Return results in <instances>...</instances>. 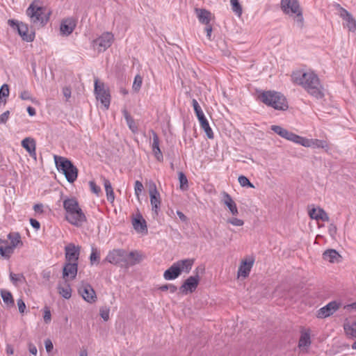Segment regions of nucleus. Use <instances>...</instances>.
Instances as JSON below:
<instances>
[{
	"label": "nucleus",
	"mask_w": 356,
	"mask_h": 356,
	"mask_svg": "<svg viewBox=\"0 0 356 356\" xmlns=\"http://www.w3.org/2000/svg\"><path fill=\"white\" fill-rule=\"evenodd\" d=\"M144 191V186L141 181L136 180L134 184V193L137 200L140 202V196Z\"/></svg>",
	"instance_id": "obj_42"
},
{
	"label": "nucleus",
	"mask_w": 356,
	"mask_h": 356,
	"mask_svg": "<svg viewBox=\"0 0 356 356\" xmlns=\"http://www.w3.org/2000/svg\"><path fill=\"white\" fill-rule=\"evenodd\" d=\"M179 181V188L181 191H186L188 188V181L187 177L184 175V172H179L178 173Z\"/></svg>",
	"instance_id": "obj_38"
},
{
	"label": "nucleus",
	"mask_w": 356,
	"mask_h": 356,
	"mask_svg": "<svg viewBox=\"0 0 356 356\" xmlns=\"http://www.w3.org/2000/svg\"><path fill=\"white\" fill-rule=\"evenodd\" d=\"M44 345L47 353H50L54 348L53 343L50 339H47L44 341Z\"/></svg>",
	"instance_id": "obj_58"
},
{
	"label": "nucleus",
	"mask_w": 356,
	"mask_h": 356,
	"mask_svg": "<svg viewBox=\"0 0 356 356\" xmlns=\"http://www.w3.org/2000/svg\"><path fill=\"white\" fill-rule=\"evenodd\" d=\"M199 281L200 277L198 275L190 276L179 288L180 292L183 294H187L188 292L192 293L196 289Z\"/></svg>",
	"instance_id": "obj_17"
},
{
	"label": "nucleus",
	"mask_w": 356,
	"mask_h": 356,
	"mask_svg": "<svg viewBox=\"0 0 356 356\" xmlns=\"http://www.w3.org/2000/svg\"><path fill=\"white\" fill-rule=\"evenodd\" d=\"M81 247L74 243H69L65 247V260L67 262L78 263Z\"/></svg>",
	"instance_id": "obj_15"
},
{
	"label": "nucleus",
	"mask_w": 356,
	"mask_h": 356,
	"mask_svg": "<svg viewBox=\"0 0 356 356\" xmlns=\"http://www.w3.org/2000/svg\"><path fill=\"white\" fill-rule=\"evenodd\" d=\"M67 281L65 280L63 282H60L58 286L59 294L65 299H69L72 296V289Z\"/></svg>",
	"instance_id": "obj_28"
},
{
	"label": "nucleus",
	"mask_w": 356,
	"mask_h": 356,
	"mask_svg": "<svg viewBox=\"0 0 356 356\" xmlns=\"http://www.w3.org/2000/svg\"><path fill=\"white\" fill-rule=\"evenodd\" d=\"M143 83V78L140 75L137 74L134 80L132 88L134 91L138 92L140 90Z\"/></svg>",
	"instance_id": "obj_44"
},
{
	"label": "nucleus",
	"mask_w": 356,
	"mask_h": 356,
	"mask_svg": "<svg viewBox=\"0 0 356 356\" xmlns=\"http://www.w3.org/2000/svg\"><path fill=\"white\" fill-rule=\"evenodd\" d=\"M125 250L113 249L108 252L105 261L113 265L124 268Z\"/></svg>",
	"instance_id": "obj_10"
},
{
	"label": "nucleus",
	"mask_w": 356,
	"mask_h": 356,
	"mask_svg": "<svg viewBox=\"0 0 356 356\" xmlns=\"http://www.w3.org/2000/svg\"><path fill=\"white\" fill-rule=\"evenodd\" d=\"M340 307L341 303L339 302L331 301L318 311L317 317L320 318L329 317L337 311Z\"/></svg>",
	"instance_id": "obj_13"
},
{
	"label": "nucleus",
	"mask_w": 356,
	"mask_h": 356,
	"mask_svg": "<svg viewBox=\"0 0 356 356\" xmlns=\"http://www.w3.org/2000/svg\"><path fill=\"white\" fill-rule=\"evenodd\" d=\"M296 136H297V135L296 134H293V132L287 131L283 138L294 143L296 140Z\"/></svg>",
	"instance_id": "obj_53"
},
{
	"label": "nucleus",
	"mask_w": 356,
	"mask_h": 356,
	"mask_svg": "<svg viewBox=\"0 0 356 356\" xmlns=\"http://www.w3.org/2000/svg\"><path fill=\"white\" fill-rule=\"evenodd\" d=\"M22 146L29 153L30 156L36 159L35 141L31 138H26L22 141Z\"/></svg>",
	"instance_id": "obj_27"
},
{
	"label": "nucleus",
	"mask_w": 356,
	"mask_h": 356,
	"mask_svg": "<svg viewBox=\"0 0 356 356\" xmlns=\"http://www.w3.org/2000/svg\"><path fill=\"white\" fill-rule=\"evenodd\" d=\"M8 24L13 29H17L19 35L26 42H31L34 39V34L29 33L27 24L23 22H19L15 19H9Z\"/></svg>",
	"instance_id": "obj_11"
},
{
	"label": "nucleus",
	"mask_w": 356,
	"mask_h": 356,
	"mask_svg": "<svg viewBox=\"0 0 356 356\" xmlns=\"http://www.w3.org/2000/svg\"><path fill=\"white\" fill-rule=\"evenodd\" d=\"M340 16L346 22V26L348 27L349 31H354L356 30V22L346 10L341 8Z\"/></svg>",
	"instance_id": "obj_25"
},
{
	"label": "nucleus",
	"mask_w": 356,
	"mask_h": 356,
	"mask_svg": "<svg viewBox=\"0 0 356 356\" xmlns=\"http://www.w3.org/2000/svg\"><path fill=\"white\" fill-rule=\"evenodd\" d=\"M29 350L30 353H31L32 355H36L38 353V350H37L36 346L34 344H33L32 343H29Z\"/></svg>",
	"instance_id": "obj_59"
},
{
	"label": "nucleus",
	"mask_w": 356,
	"mask_h": 356,
	"mask_svg": "<svg viewBox=\"0 0 356 356\" xmlns=\"http://www.w3.org/2000/svg\"><path fill=\"white\" fill-rule=\"evenodd\" d=\"M30 223L31 225V226L35 228V229H38L40 227V222L35 220V219H30Z\"/></svg>",
	"instance_id": "obj_60"
},
{
	"label": "nucleus",
	"mask_w": 356,
	"mask_h": 356,
	"mask_svg": "<svg viewBox=\"0 0 356 356\" xmlns=\"http://www.w3.org/2000/svg\"><path fill=\"white\" fill-rule=\"evenodd\" d=\"M177 214L182 222L187 221V217L181 211H177Z\"/></svg>",
	"instance_id": "obj_64"
},
{
	"label": "nucleus",
	"mask_w": 356,
	"mask_h": 356,
	"mask_svg": "<svg viewBox=\"0 0 356 356\" xmlns=\"http://www.w3.org/2000/svg\"><path fill=\"white\" fill-rule=\"evenodd\" d=\"M149 193L152 210L156 215H158L161 207V196L154 184L151 185Z\"/></svg>",
	"instance_id": "obj_14"
},
{
	"label": "nucleus",
	"mask_w": 356,
	"mask_h": 356,
	"mask_svg": "<svg viewBox=\"0 0 356 356\" xmlns=\"http://www.w3.org/2000/svg\"><path fill=\"white\" fill-rule=\"evenodd\" d=\"M10 279L13 284L15 286H17L19 284L25 282V277L22 274H15L13 273H10Z\"/></svg>",
	"instance_id": "obj_39"
},
{
	"label": "nucleus",
	"mask_w": 356,
	"mask_h": 356,
	"mask_svg": "<svg viewBox=\"0 0 356 356\" xmlns=\"http://www.w3.org/2000/svg\"><path fill=\"white\" fill-rule=\"evenodd\" d=\"M63 94L67 101L71 97V88L70 87H64L63 88Z\"/></svg>",
	"instance_id": "obj_57"
},
{
	"label": "nucleus",
	"mask_w": 356,
	"mask_h": 356,
	"mask_svg": "<svg viewBox=\"0 0 356 356\" xmlns=\"http://www.w3.org/2000/svg\"><path fill=\"white\" fill-rule=\"evenodd\" d=\"M43 318L46 323H49L51 320V312L48 307L44 308Z\"/></svg>",
	"instance_id": "obj_51"
},
{
	"label": "nucleus",
	"mask_w": 356,
	"mask_h": 356,
	"mask_svg": "<svg viewBox=\"0 0 356 356\" xmlns=\"http://www.w3.org/2000/svg\"><path fill=\"white\" fill-rule=\"evenodd\" d=\"M281 8L285 14L291 16L295 15L298 26L299 27L302 26V13L298 0H282Z\"/></svg>",
	"instance_id": "obj_7"
},
{
	"label": "nucleus",
	"mask_w": 356,
	"mask_h": 356,
	"mask_svg": "<svg viewBox=\"0 0 356 356\" xmlns=\"http://www.w3.org/2000/svg\"><path fill=\"white\" fill-rule=\"evenodd\" d=\"M270 129L272 131L280 136L283 128L278 125H272Z\"/></svg>",
	"instance_id": "obj_62"
},
{
	"label": "nucleus",
	"mask_w": 356,
	"mask_h": 356,
	"mask_svg": "<svg viewBox=\"0 0 356 356\" xmlns=\"http://www.w3.org/2000/svg\"><path fill=\"white\" fill-rule=\"evenodd\" d=\"M343 308L347 311H356V302L350 305H346L343 307Z\"/></svg>",
	"instance_id": "obj_61"
},
{
	"label": "nucleus",
	"mask_w": 356,
	"mask_h": 356,
	"mask_svg": "<svg viewBox=\"0 0 356 356\" xmlns=\"http://www.w3.org/2000/svg\"><path fill=\"white\" fill-rule=\"evenodd\" d=\"M94 85V92L97 99L100 101L105 109H108L111 103V95L108 88L104 84V83L100 81L97 78L95 79Z\"/></svg>",
	"instance_id": "obj_8"
},
{
	"label": "nucleus",
	"mask_w": 356,
	"mask_h": 356,
	"mask_svg": "<svg viewBox=\"0 0 356 356\" xmlns=\"http://www.w3.org/2000/svg\"><path fill=\"white\" fill-rule=\"evenodd\" d=\"M76 25V21L73 17H68L62 20L60 30L63 35H69L71 34Z\"/></svg>",
	"instance_id": "obj_21"
},
{
	"label": "nucleus",
	"mask_w": 356,
	"mask_h": 356,
	"mask_svg": "<svg viewBox=\"0 0 356 356\" xmlns=\"http://www.w3.org/2000/svg\"><path fill=\"white\" fill-rule=\"evenodd\" d=\"M113 39V35L111 33L106 32L93 40V47H97L99 52L104 51L111 46Z\"/></svg>",
	"instance_id": "obj_12"
},
{
	"label": "nucleus",
	"mask_w": 356,
	"mask_h": 356,
	"mask_svg": "<svg viewBox=\"0 0 356 356\" xmlns=\"http://www.w3.org/2000/svg\"><path fill=\"white\" fill-rule=\"evenodd\" d=\"M89 184H90L91 191L94 193H95L96 195H98L99 194V193L101 192L100 187L97 186V184L94 181H92L89 182Z\"/></svg>",
	"instance_id": "obj_52"
},
{
	"label": "nucleus",
	"mask_w": 356,
	"mask_h": 356,
	"mask_svg": "<svg viewBox=\"0 0 356 356\" xmlns=\"http://www.w3.org/2000/svg\"><path fill=\"white\" fill-rule=\"evenodd\" d=\"M238 182L240 185L243 187H250V188H254V185L249 181V179L241 175L238 178Z\"/></svg>",
	"instance_id": "obj_46"
},
{
	"label": "nucleus",
	"mask_w": 356,
	"mask_h": 356,
	"mask_svg": "<svg viewBox=\"0 0 356 356\" xmlns=\"http://www.w3.org/2000/svg\"><path fill=\"white\" fill-rule=\"evenodd\" d=\"M109 309H101L100 316L104 321H108L109 318Z\"/></svg>",
	"instance_id": "obj_55"
},
{
	"label": "nucleus",
	"mask_w": 356,
	"mask_h": 356,
	"mask_svg": "<svg viewBox=\"0 0 356 356\" xmlns=\"http://www.w3.org/2000/svg\"><path fill=\"white\" fill-rule=\"evenodd\" d=\"M17 303L19 312L21 314H23L26 309V305H25L24 302L23 301L22 299H18Z\"/></svg>",
	"instance_id": "obj_56"
},
{
	"label": "nucleus",
	"mask_w": 356,
	"mask_h": 356,
	"mask_svg": "<svg viewBox=\"0 0 356 356\" xmlns=\"http://www.w3.org/2000/svg\"><path fill=\"white\" fill-rule=\"evenodd\" d=\"M152 152L156 157V159L161 161H163V154L159 147V139L156 132L152 131Z\"/></svg>",
	"instance_id": "obj_23"
},
{
	"label": "nucleus",
	"mask_w": 356,
	"mask_h": 356,
	"mask_svg": "<svg viewBox=\"0 0 356 356\" xmlns=\"http://www.w3.org/2000/svg\"><path fill=\"white\" fill-rule=\"evenodd\" d=\"M221 195V202L227 207L232 216H237L238 208L232 197L225 191L222 192Z\"/></svg>",
	"instance_id": "obj_20"
},
{
	"label": "nucleus",
	"mask_w": 356,
	"mask_h": 356,
	"mask_svg": "<svg viewBox=\"0 0 356 356\" xmlns=\"http://www.w3.org/2000/svg\"><path fill=\"white\" fill-rule=\"evenodd\" d=\"M227 222L228 223H230L232 225L236 226V227L243 226L244 224V222L243 220L237 218H230L227 219Z\"/></svg>",
	"instance_id": "obj_50"
},
{
	"label": "nucleus",
	"mask_w": 356,
	"mask_h": 356,
	"mask_svg": "<svg viewBox=\"0 0 356 356\" xmlns=\"http://www.w3.org/2000/svg\"><path fill=\"white\" fill-rule=\"evenodd\" d=\"M294 143L301 145L305 147H311L312 143H313V142L312 141V139L306 138L300 136L298 135H297Z\"/></svg>",
	"instance_id": "obj_40"
},
{
	"label": "nucleus",
	"mask_w": 356,
	"mask_h": 356,
	"mask_svg": "<svg viewBox=\"0 0 356 356\" xmlns=\"http://www.w3.org/2000/svg\"><path fill=\"white\" fill-rule=\"evenodd\" d=\"M193 263L194 260L192 259L177 261L164 272V279L166 280H173L177 278L182 272L189 273Z\"/></svg>",
	"instance_id": "obj_5"
},
{
	"label": "nucleus",
	"mask_w": 356,
	"mask_h": 356,
	"mask_svg": "<svg viewBox=\"0 0 356 356\" xmlns=\"http://www.w3.org/2000/svg\"><path fill=\"white\" fill-rule=\"evenodd\" d=\"M254 264L253 259H249V260L242 261L238 270V276L246 277L248 276L251 268Z\"/></svg>",
	"instance_id": "obj_26"
},
{
	"label": "nucleus",
	"mask_w": 356,
	"mask_h": 356,
	"mask_svg": "<svg viewBox=\"0 0 356 356\" xmlns=\"http://www.w3.org/2000/svg\"><path fill=\"white\" fill-rule=\"evenodd\" d=\"M311 344L310 334L308 331L302 332L301 336L299 340L298 346L303 350L306 351L307 348Z\"/></svg>",
	"instance_id": "obj_29"
},
{
	"label": "nucleus",
	"mask_w": 356,
	"mask_h": 356,
	"mask_svg": "<svg viewBox=\"0 0 356 356\" xmlns=\"http://www.w3.org/2000/svg\"><path fill=\"white\" fill-rule=\"evenodd\" d=\"M123 113L129 128L132 131V132H136L138 131V127L136 125L134 119L130 116L127 111H124Z\"/></svg>",
	"instance_id": "obj_36"
},
{
	"label": "nucleus",
	"mask_w": 356,
	"mask_h": 356,
	"mask_svg": "<svg viewBox=\"0 0 356 356\" xmlns=\"http://www.w3.org/2000/svg\"><path fill=\"white\" fill-rule=\"evenodd\" d=\"M291 78L294 83L301 86L312 96L316 99L324 97L323 88L314 72L298 70L292 74Z\"/></svg>",
	"instance_id": "obj_1"
},
{
	"label": "nucleus",
	"mask_w": 356,
	"mask_h": 356,
	"mask_svg": "<svg viewBox=\"0 0 356 356\" xmlns=\"http://www.w3.org/2000/svg\"><path fill=\"white\" fill-rule=\"evenodd\" d=\"M313 143H312L311 147H317V148H323L327 149L328 148V145L325 140H318V139H312Z\"/></svg>",
	"instance_id": "obj_43"
},
{
	"label": "nucleus",
	"mask_w": 356,
	"mask_h": 356,
	"mask_svg": "<svg viewBox=\"0 0 356 356\" xmlns=\"http://www.w3.org/2000/svg\"><path fill=\"white\" fill-rule=\"evenodd\" d=\"M19 97L22 100L33 102V98L31 92L27 90H24L22 91L19 94Z\"/></svg>",
	"instance_id": "obj_47"
},
{
	"label": "nucleus",
	"mask_w": 356,
	"mask_h": 356,
	"mask_svg": "<svg viewBox=\"0 0 356 356\" xmlns=\"http://www.w3.org/2000/svg\"><path fill=\"white\" fill-rule=\"evenodd\" d=\"M159 289L162 291H170V293H175L177 288L172 284H168L160 286Z\"/></svg>",
	"instance_id": "obj_49"
},
{
	"label": "nucleus",
	"mask_w": 356,
	"mask_h": 356,
	"mask_svg": "<svg viewBox=\"0 0 356 356\" xmlns=\"http://www.w3.org/2000/svg\"><path fill=\"white\" fill-rule=\"evenodd\" d=\"M79 293L88 302L92 303L96 300V293L93 288L88 284L82 283L79 287Z\"/></svg>",
	"instance_id": "obj_16"
},
{
	"label": "nucleus",
	"mask_w": 356,
	"mask_h": 356,
	"mask_svg": "<svg viewBox=\"0 0 356 356\" xmlns=\"http://www.w3.org/2000/svg\"><path fill=\"white\" fill-rule=\"evenodd\" d=\"M1 296L3 299V302L8 306V307H13L14 306L15 302L13 297L12 293L6 291L5 289H1L0 291Z\"/></svg>",
	"instance_id": "obj_34"
},
{
	"label": "nucleus",
	"mask_w": 356,
	"mask_h": 356,
	"mask_svg": "<svg viewBox=\"0 0 356 356\" xmlns=\"http://www.w3.org/2000/svg\"><path fill=\"white\" fill-rule=\"evenodd\" d=\"M124 268L134 266L143 260L142 254L138 251L127 252L125 250Z\"/></svg>",
	"instance_id": "obj_19"
},
{
	"label": "nucleus",
	"mask_w": 356,
	"mask_h": 356,
	"mask_svg": "<svg viewBox=\"0 0 356 356\" xmlns=\"http://www.w3.org/2000/svg\"><path fill=\"white\" fill-rule=\"evenodd\" d=\"M103 181L106 193L107 200L108 202L112 203L115 200V195L111 184L108 179L105 178H104Z\"/></svg>",
	"instance_id": "obj_33"
},
{
	"label": "nucleus",
	"mask_w": 356,
	"mask_h": 356,
	"mask_svg": "<svg viewBox=\"0 0 356 356\" xmlns=\"http://www.w3.org/2000/svg\"><path fill=\"white\" fill-rule=\"evenodd\" d=\"M100 259V252L96 248H92V252L90 256V261L91 265L95 264H98Z\"/></svg>",
	"instance_id": "obj_41"
},
{
	"label": "nucleus",
	"mask_w": 356,
	"mask_h": 356,
	"mask_svg": "<svg viewBox=\"0 0 356 356\" xmlns=\"http://www.w3.org/2000/svg\"><path fill=\"white\" fill-rule=\"evenodd\" d=\"M346 334L350 338H356V321H348L344 323Z\"/></svg>",
	"instance_id": "obj_30"
},
{
	"label": "nucleus",
	"mask_w": 356,
	"mask_h": 356,
	"mask_svg": "<svg viewBox=\"0 0 356 356\" xmlns=\"http://www.w3.org/2000/svg\"><path fill=\"white\" fill-rule=\"evenodd\" d=\"M309 215L311 218L315 219L316 220H321L324 222H328L330 220L327 213L323 209L321 208H313L312 209H309Z\"/></svg>",
	"instance_id": "obj_24"
},
{
	"label": "nucleus",
	"mask_w": 356,
	"mask_h": 356,
	"mask_svg": "<svg viewBox=\"0 0 356 356\" xmlns=\"http://www.w3.org/2000/svg\"><path fill=\"white\" fill-rule=\"evenodd\" d=\"M323 257L325 261H328L329 262L331 263H334L339 261L340 255L335 250L330 249L324 252Z\"/></svg>",
	"instance_id": "obj_31"
},
{
	"label": "nucleus",
	"mask_w": 356,
	"mask_h": 356,
	"mask_svg": "<svg viewBox=\"0 0 356 356\" xmlns=\"http://www.w3.org/2000/svg\"><path fill=\"white\" fill-rule=\"evenodd\" d=\"M133 226L137 232H147L146 222L143 219H141L140 218H134L133 220Z\"/></svg>",
	"instance_id": "obj_35"
},
{
	"label": "nucleus",
	"mask_w": 356,
	"mask_h": 356,
	"mask_svg": "<svg viewBox=\"0 0 356 356\" xmlns=\"http://www.w3.org/2000/svg\"><path fill=\"white\" fill-rule=\"evenodd\" d=\"M9 95V87L7 84H3L0 88V104L5 105L6 103V98Z\"/></svg>",
	"instance_id": "obj_37"
},
{
	"label": "nucleus",
	"mask_w": 356,
	"mask_h": 356,
	"mask_svg": "<svg viewBox=\"0 0 356 356\" xmlns=\"http://www.w3.org/2000/svg\"><path fill=\"white\" fill-rule=\"evenodd\" d=\"M230 3L232 10L238 15H241L242 13V8L238 2V0H230Z\"/></svg>",
	"instance_id": "obj_45"
},
{
	"label": "nucleus",
	"mask_w": 356,
	"mask_h": 356,
	"mask_svg": "<svg viewBox=\"0 0 356 356\" xmlns=\"http://www.w3.org/2000/svg\"><path fill=\"white\" fill-rule=\"evenodd\" d=\"M43 205L42 204H36L33 207V209L37 213H42Z\"/></svg>",
	"instance_id": "obj_63"
},
{
	"label": "nucleus",
	"mask_w": 356,
	"mask_h": 356,
	"mask_svg": "<svg viewBox=\"0 0 356 356\" xmlns=\"http://www.w3.org/2000/svg\"><path fill=\"white\" fill-rule=\"evenodd\" d=\"M26 15L31 22L37 26H42L49 19L50 13L44 7L39 6L33 2L26 9Z\"/></svg>",
	"instance_id": "obj_4"
},
{
	"label": "nucleus",
	"mask_w": 356,
	"mask_h": 356,
	"mask_svg": "<svg viewBox=\"0 0 356 356\" xmlns=\"http://www.w3.org/2000/svg\"><path fill=\"white\" fill-rule=\"evenodd\" d=\"M259 99L268 106L276 110L285 111L288 108V104L285 97L276 91L263 92L259 96Z\"/></svg>",
	"instance_id": "obj_3"
},
{
	"label": "nucleus",
	"mask_w": 356,
	"mask_h": 356,
	"mask_svg": "<svg viewBox=\"0 0 356 356\" xmlns=\"http://www.w3.org/2000/svg\"><path fill=\"white\" fill-rule=\"evenodd\" d=\"M54 159L57 170L65 175L70 183H73L77 178V168L65 157L54 155Z\"/></svg>",
	"instance_id": "obj_6"
},
{
	"label": "nucleus",
	"mask_w": 356,
	"mask_h": 356,
	"mask_svg": "<svg viewBox=\"0 0 356 356\" xmlns=\"http://www.w3.org/2000/svg\"><path fill=\"white\" fill-rule=\"evenodd\" d=\"M11 255V248L1 245L0 247V256L4 258H9Z\"/></svg>",
	"instance_id": "obj_48"
},
{
	"label": "nucleus",
	"mask_w": 356,
	"mask_h": 356,
	"mask_svg": "<svg viewBox=\"0 0 356 356\" xmlns=\"http://www.w3.org/2000/svg\"><path fill=\"white\" fill-rule=\"evenodd\" d=\"M78 263L66 261L63 270V277L65 280H74L77 274Z\"/></svg>",
	"instance_id": "obj_18"
},
{
	"label": "nucleus",
	"mask_w": 356,
	"mask_h": 356,
	"mask_svg": "<svg viewBox=\"0 0 356 356\" xmlns=\"http://www.w3.org/2000/svg\"><path fill=\"white\" fill-rule=\"evenodd\" d=\"M63 207L66 211L65 218L70 224L80 227L86 221V217L76 199H65L63 201Z\"/></svg>",
	"instance_id": "obj_2"
},
{
	"label": "nucleus",
	"mask_w": 356,
	"mask_h": 356,
	"mask_svg": "<svg viewBox=\"0 0 356 356\" xmlns=\"http://www.w3.org/2000/svg\"><path fill=\"white\" fill-rule=\"evenodd\" d=\"M10 116V111H6L0 115V124H4L7 122Z\"/></svg>",
	"instance_id": "obj_54"
},
{
	"label": "nucleus",
	"mask_w": 356,
	"mask_h": 356,
	"mask_svg": "<svg viewBox=\"0 0 356 356\" xmlns=\"http://www.w3.org/2000/svg\"><path fill=\"white\" fill-rule=\"evenodd\" d=\"M192 105L194 108L195 115L199 120L200 127L204 131L207 136L209 139L213 138V133L211 129V128L209 126V122L207 120L206 117L204 116V114L197 102V101L195 99H193L192 100Z\"/></svg>",
	"instance_id": "obj_9"
},
{
	"label": "nucleus",
	"mask_w": 356,
	"mask_h": 356,
	"mask_svg": "<svg viewBox=\"0 0 356 356\" xmlns=\"http://www.w3.org/2000/svg\"><path fill=\"white\" fill-rule=\"evenodd\" d=\"M196 13L199 21L204 24H209L211 13L204 9H196Z\"/></svg>",
	"instance_id": "obj_32"
},
{
	"label": "nucleus",
	"mask_w": 356,
	"mask_h": 356,
	"mask_svg": "<svg viewBox=\"0 0 356 356\" xmlns=\"http://www.w3.org/2000/svg\"><path fill=\"white\" fill-rule=\"evenodd\" d=\"M7 238L10 241V244L5 245V246L6 248H11V254L15 248L23 245L21 240V236L18 232H10L8 234Z\"/></svg>",
	"instance_id": "obj_22"
}]
</instances>
